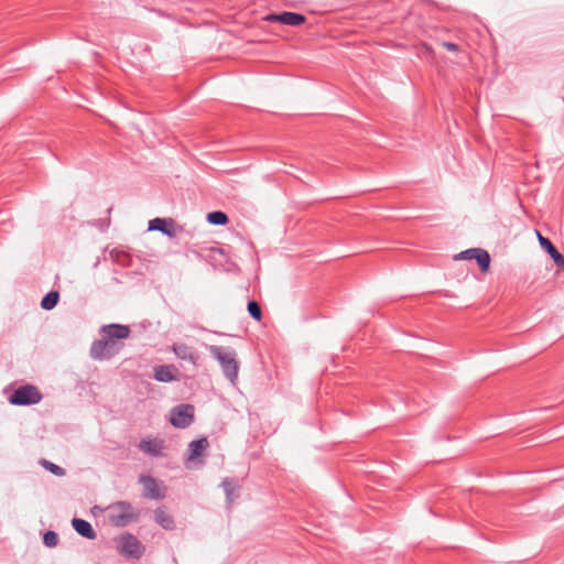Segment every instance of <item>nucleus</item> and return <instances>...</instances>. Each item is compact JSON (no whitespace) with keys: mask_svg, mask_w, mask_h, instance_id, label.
I'll return each instance as SVG.
<instances>
[{"mask_svg":"<svg viewBox=\"0 0 564 564\" xmlns=\"http://www.w3.org/2000/svg\"><path fill=\"white\" fill-rule=\"evenodd\" d=\"M130 328L127 325L110 324L101 328V337L96 339L90 347V357L96 360H107L116 356L123 344L122 339L130 336Z\"/></svg>","mask_w":564,"mask_h":564,"instance_id":"obj_1","label":"nucleus"},{"mask_svg":"<svg viewBox=\"0 0 564 564\" xmlns=\"http://www.w3.org/2000/svg\"><path fill=\"white\" fill-rule=\"evenodd\" d=\"M209 352L220 364L226 378L231 383H236L239 372V362L235 350L213 345L209 347Z\"/></svg>","mask_w":564,"mask_h":564,"instance_id":"obj_2","label":"nucleus"},{"mask_svg":"<svg viewBox=\"0 0 564 564\" xmlns=\"http://www.w3.org/2000/svg\"><path fill=\"white\" fill-rule=\"evenodd\" d=\"M109 522L117 528H123L139 519L140 512L128 501H117L107 508Z\"/></svg>","mask_w":564,"mask_h":564,"instance_id":"obj_3","label":"nucleus"},{"mask_svg":"<svg viewBox=\"0 0 564 564\" xmlns=\"http://www.w3.org/2000/svg\"><path fill=\"white\" fill-rule=\"evenodd\" d=\"M42 400L40 390L32 384L19 387L9 398L11 404L14 405H32Z\"/></svg>","mask_w":564,"mask_h":564,"instance_id":"obj_4","label":"nucleus"},{"mask_svg":"<svg viewBox=\"0 0 564 564\" xmlns=\"http://www.w3.org/2000/svg\"><path fill=\"white\" fill-rule=\"evenodd\" d=\"M194 412L192 404H180L171 410L170 422L177 429H185L193 423Z\"/></svg>","mask_w":564,"mask_h":564,"instance_id":"obj_5","label":"nucleus"},{"mask_svg":"<svg viewBox=\"0 0 564 564\" xmlns=\"http://www.w3.org/2000/svg\"><path fill=\"white\" fill-rule=\"evenodd\" d=\"M139 482L143 485V497L153 500H161L166 497V487L150 475H141Z\"/></svg>","mask_w":564,"mask_h":564,"instance_id":"obj_6","label":"nucleus"},{"mask_svg":"<svg viewBox=\"0 0 564 564\" xmlns=\"http://www.w3.org/2000/svg\"><path fill=\"white\" fill-rule=\"evenodd\" d=\"M120 553L124 556L140 558L144 552L142 543L132 534L127 533L120 538Z\"/></svg>","mask_w":564,"mask_h":564,"instance_id":"obj_7","label":"nucleus"},{"mask_svg":"<svg viewBox=\"0 0 564 564\" xmlns=\"http://www.w3.org/2000/svg\"><path fill=\"white\" fill-rule=\"evenodd\" d=\"M269 22H280L285 25L297 26L305 22L306 18L296 12H282L279 14L272 13L264 18Z\"/></svg>","mask_w":564,"mask_h":564,"instance_id":"obj_8","label":"nucleus"},{"mask_svg":"<svg viewBox=\"0 0 564 564\" xmlns=\"http://www.w3.org/2000/svg\"><path fill=\"white\" fill-rule=\"evenodd\" d=\"M153 371V378L159 382H172L178 379V369L174 365H160L154 367Z\"/></svg>","mask_w":564,"mask_h":564,"instance_id":"obj_9","label":"nucleus"},{"mask_svg":"<svg viewBox=\"0 0 564 564\" xmlns=\"http://www.w3.org/2000/svg\"><path fill=\"white\" fill-rule=\"evenodd\" d=\"M139 448L154 457L164 455V441L160 438H142L139 443Z\"/></svg>","mask_w":564,"mask_h":564,"instance_id":"obj_10","label":"nucleus"},{"mask_svg":"<svg viewBox=\"0 0 564 564\" xmlns=\"http://www.w3.org/2000/svg\"><path fill=\"white\" fill-rule=\"evenodd\" d=\"M149 230H158L169 237H175V221L172 218H154L149 221Z\"/></svg>","mask_w":564,"mask_h":564,"instance_id":"obj_11","label":"nucleus"},{"mask_svg":"<svg viewBox=\"0 0 564 564\" xmlns=\"http://www.w3.org/2000/svg\"><path fill=\"white\" fill-rule=\"evenodd\" d=\"M536 234L540 246L549 253L560 268L564 269V256L560 253L549 238L543 237L539 231Z\"/></svg>","mask_w":564,"mask_h":564,"instance_id":"obj_12","label":"nucleus"},{"mask_svg":"<svg viewBox=\"0 0 564 564\" xmlns=\"http://www.w3.org/2000/svg\"><path fill=\"white\" fill-rule=\"evenodd\" d=\"M209 446L207 437H200L199 440H194L188 444V456L187 460L194 462L204 456L205 452Z\"/></svg>","mask_w":564,"mask_h":564,"instance_id":"obj_13","label":"nucleus"},{"mask_svg":"<svg viewBox=\"0 0 564 564\" xmlns=\"http://www.w3.org/2000/svg\"><path fill=\"white\" fill-rule=\"evenodd\" d=\"M155 522L164 530L172 531L175 529V521L164 506L154 510Z\"/></svg>","mask_w":564,"mask_h":564,"instance_id":"obj_14","label":"nucleus"},{"mask_svg":"<svg viewBox=\"0 0 564 564\" xmlns=\"http://www.w3.org/2000/svg\"><path fill=\"white\" fill-rule=\"evenodd\" d=\"M72 525L79 535L86 539L94 540L97 536L91 524L84 519L74 518L72 520Z\"/></svg>","mask_w":564,"mask_h":564,"instance_id":"obj_15","label":"nucleus"},{"mask_svg":"<svg viewBox=\"0 0 564 564\" xmlns=\"http://www.w3.org/2000/svg\"><path fill=\"white\" fill-rule=\"evenodd\" d=\"M172 349L180 359L188 360L194 365L197 362L198 355L186 344H174Z\"/></svg>","mask_w":564,"mask_h":564,"instance_id":"obj_16","label":"nucleus"},{"mask_svg":"<svg viewBox=\"0 0 564 564\" xmlns=\"http://www.w3.org/2000/svg\"><path fill=\"white\" fill-rule=\"evenodd\" d=\"M221 486L226 494L227 502L231 505L237 497V490L239 488L236 480L232 478H225L221 482Z\"/></svg>","mask_w":564,"mask_h":564,"instance_id":"obj_17","label":"nucleus"},{"mask_svg":"<svg viewBox=\"0 0 564 564\" xmlns=\"http://www.w3.org/2000/svg\"><path fill=\"white\" fill-rule=\"evenodd\" d=\"M473 259L477 261L482 272H487L489 270L490 256L486 250L478 248V251H475Z\"/></svg>","mask_w":564,"mask_h":564,"instance_id":"obj_18","label":"nucleus"},{"mask_svg":"<svg viewBox=\"0 0 564 564\" xmlns=\"http://www.w3.org/2000/svg\"><path fill=\"white\" fill-rule=\"evenodd\" d=\"M59 300V293L57 291L48 292L41 301V307L43 310L50 311L53 310Z\"/></svg>","mask_w":564,"mask_h":564,"instance_id":"obj_19","label":"nucleus"},{"mask_svg":"<svg viewBox=\"0 0 564 564\" xmlns=\"http://www.w3.org/2000/svg\"><path fill=\"white\" fill-rule=\"evenodd\" d=\"M207 220L212 225L224 226L228 224L229 218L224 212L216 210L207 214Z\"/></svg>","mask_w":564,"mask_h":564,"instance_id":"obj_20","label":"nucleus"},{"mask_svg":"<svg viewBox=\"0 0 564 564\" xmlns=\"http://www.w3.org/2000/svg\"><path fill=\"white\" fill-rule=\"evenodd\" d=\"M41 465L48 471H51L53 475L55 476H58V477H62V476H65L66 471L63 467L50 462V460H46V459H42L41 460Z\"/></svg>","mask_w":564,"mask_h":564,"instance_id":"obj_21","label":"nucleus"},{"mask_svg":"<svg viewBox=\"0 0 564 564\" xmlns=\"http://www.w3.org/2000/svg\"><path fill=\"white\" fill-rule=\"evenodd\" d=\"M247 310L250 316L254 318L257 322H260L262 319L261 306L257 301H249Z\"/></svg>","mask_w":564,"mask_h":564,"instance_id":"obj_22","label":"nucleus"},{"mask_svg":"<svg viewBox=\"0 0 564 564\" xmlns=\"http://www.w3.org/2000/svg\"><path fill=\"white\" fill-rule=\"evenodd\" d=\"M43 543L47 547H54L58 543V535L54 531H46L43 535Z\"/></svg>","mask_w":564,"mask_h":564,"instance_id":"obj_23","label":"nucleus"},{"mask_svg":"<svg viewBox=\"0 0 564 564\" xmlns=\"http://www.w3.org/2000/svg\"><path fill=\"white\" fill-rule=\"evenodd\" d=\"M475 251H478V248H473V249L462 251L458 256L455 257V259L471 260L474 258Z\"/></svg>","mask_w":564,"mask_h":564,"instance_id":"obj_24","label":"nucleus"},{"mask_svg":"<svg viewBox=\"0 0 564 564\" xmlns=\"http://www.w3.org/2000/svg\"><path fill=\"white\" fill-rule=\"evenodd\" d=\"M443 47H445L447 51H451V52H458L459 51V46L453 42H443Z\"/></svg>","mask_w":564,"mask_h":564,"instance_id":"obj_25","label":"nucleus"}]
</instances>
